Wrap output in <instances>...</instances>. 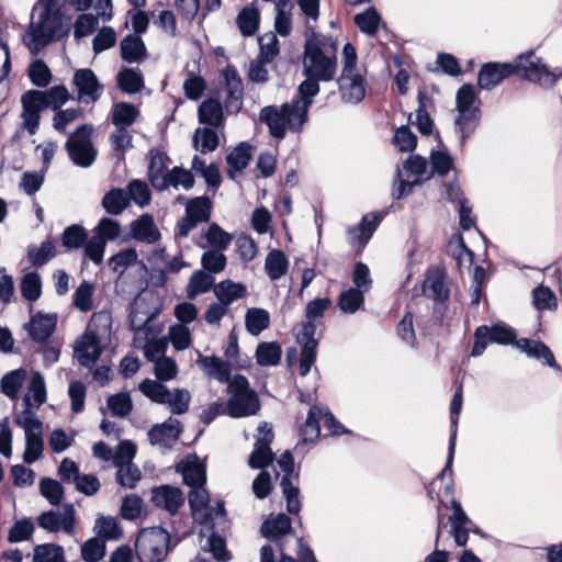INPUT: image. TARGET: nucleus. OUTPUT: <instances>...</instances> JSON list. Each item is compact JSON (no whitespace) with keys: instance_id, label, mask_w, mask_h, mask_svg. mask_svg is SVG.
Instances as JSON below:
<instances>
[{"instance_id":"1","label":"nucleus","mask_w":562,"mask_h":562,"mask_svg":"<svg viewBox=\"0 0 562 562\" xmlns=\"http://www.w3.org/2000/svg\"><path fill=\"white\" fill-rule=\"evenodd\" d=\"M337 50L338 44L331 37L313 34L306 40L303 56L306 79L299 86L296 99L280 108L269 105L260 111V120L273 137L283 138L288 130L299 131L305 124L313 98L319 92L318 81H330L336 75Z\"/></svg>"},{"instance_id":"2","label":"nucleus","mask_w":562,"mask_h":562,"mask_svg":"<svg viewBox=\"0 0 562 562\" xmlns=\"http://www.w3.org/2000/svg\"><path fill=\"white\" fill-rule=\"evenodd\" d=\"M514 72L543 87L552 86L558 78V75L549 71L533 53H528L520 55L515 64L487 63L483 65L477 82L482 89L491 90Z\"/></svg>"},{"instance_id":"3","label":"nucleus","mask_w":562,"mask_h":562,"mask_svg":"<svg viewBox=\"0 0 562 562\" xmlns=\"http://www.w3.org/2000/svg\"><path fill=\"white\" fill-rule=\"evenodd\" d=\"M111 315L108 312L92 314L86 331L78 337L74 347V357L83 367H92L102 353V341L109 336Z\"/></svg>"},{"instance_id":"4","label":"nucleus","mask_w":562,"mask_h":562,"mask_svg":"<svg viewBox=\"0 0 562 562\" xmlns=\"http://www.w3.org/2000/svg\"><path fill=\"white\" fill-rule=\"evenodd\" d=\"M59 25L57 11L49 0H40L33 8L32 22L23 42L35 55L54 37Z\"/></svg>"},{"instance_id":"5","label":"nucleus","mask_w":562,"mask_h":562,"mask_svg":"<svg viewBox=\"0 0 562 562\" xmlns=\"http://www.w3.org/2000/svg\"><path fill=\"white\" fill-rule=\"evenodd\" d=\"M366 69L358 64V56L352 44L342 48V70L338 79L341 98L345 102L356 104L366 95Z\"/></svg>"},{"instance_id":"6","label":"nucleus","mask_w":562,"mask_h":562,"mask_svg":"<svg viewBox=\"0 0 562 562\" xmlns=\"http://www.w3.org/2000/svg\"><path fill=\"white\" fill-rule=\"evenodd\" d=\"M14 424L24 431L25 448L23 461L32 464L43 457V423L29 411H19L14 414Z\"/></svg>"},{"instance_id":"7","label":"nucleus","mask_w":562,"mask_h":562,"mask_svg":"<svg viewBox=\"0 0 562 562\" xmlns=\"http://www.w3.org/2000/svg\"><path fill=\"white\" fill-rule=\"evenodd\" d=\"M228 393L231 394L227 403L228 415L235 418L256 415L260 408V402L249 387L248 380L245 376L237 375L228 383Z\"/></svg>"},{"instance_id":"8","label":"nucleus","mask_w":562,"mask_h":562,"mask_svg":"<svg viewBox=\"0 0 562 562\" xmlns=\"http://www.w3.org/2000/svg\"><path fill=\"white\" fill-rule=\"evenodd\" d=\"M135 549L140 562H162L169 549V535L159 527L143 529Z\"/></svg>"},{"instance_id":"9","label":"nucleus","mask_w":562,"mask_h":562,"mask_svg":"<svg viewBox=\"0 0 562 562\" xmlns=\"http://www.w3.org/2000/svg\"><path fill=\"white\" fill-rule=\"evenodd\" d=\"M476 95L471 85H463L457 92L456 127L461 135L462 140L469 137L476 127L479 121V110L474 106Z\"/></svg>"},{"instance_id":"10","label":"nucleus","mask_w":562,"mask_h":562,"mask_svg":"<svg viewBox=\"0 0 562 562\" xmlns=\"http://www.w3.org/2000/svg\"><path fill=\"white\" fill-rule=\"evenodd\" d=\"M134 331L133 346L143 350L146 359H155L166 353L168 348L167 338L161 335L162 325L151 323L132 328Z\"/></svg>"},{"instance_id":"11","label":"nucleus","mask_w":562,"mask_h":562,"mask_svg":"<svg viewBox=\"0 0 562 562\" xmlns=\"http://www.w3.org/2000/svg\"><path fill=\"white\" fill-rule=\"evenodd\" d=\"M189 504L192 516L195 521L206 525L211 522L213 526L224 520L225 508L223 503L217 502L216 507L210 505V496L204 485L192 487L189 495Z\"/></svg>"},{"instance_id":"12","label":"nucleus","mask_w":562,"mask_h":562,"mask_svg":"<svg viewBox=\"0 0 562 562\" xmlns=\"http://www.w3.org/2000/svg\"><path fill=\"white\" fill-rule=\"evenodd\" d=\"M92 127L82 125L78 127L66 143L67 151L77 166L89 167L95 160L97 151L91 142Z\"/></svg>"},{"instance_id":"13","label":"nucleus","mask_w":562,"mask_h":562,"mask_svg":"<svg viewBox=\"0 0 562 562\" xmlns=\"http://www.w3.org/2000/svg\"><path fill=\"white\" fill-rule=\"evenodd\" d=\"M159 310L157 306V297L154 293L144 291L140 292L134 300L131 312L130 323L131 327H139L143 325L156 323L155 318Z\"/></svg>"},{"instance_id":"14","label":"nucleus","mask_w":562,"mask_h":562,"mask_svg":"<svg viewBox=\"0 0 562 562\" xmlns=\"http://www.w3.org/2000/svg\"><path fill=\"white\" fill-rule=\"evenodd\" d=\"M515 337L514 330L505 325H496L493 327L480 326L475 330V341L471 355L473 357L481 356L488 341L506 345L513 342Z\"/></svg>"},{"instance_id":"15","label":"nucleus","mask_w":562,"mask_h":562,"mask_svg":"<svg viewBox=\"0 0 562 562\" xmlns=\"http://www.w3.org/2000/svg\"><path fill=\"white\" fill-rule=\"evenodd\" d=\"M272 427L263 422L257 428L255 449L249 457V465L254 469H262L273 460L270 443L273 440Z\"/></svg>"},{"instance_id":"16","label":"nucleus","mask_w":562,"mask_h":562,"mask_svg":"<svg viewBox=\"0 0 562 562\" xmlns=\"http://www.w3.org/2000/svg\"><path fill=\"white\" fill-rule=\"evenodd\" d=\"M278 464L281 468V470L285 473L281 481V487L286 501V509L291 514H297L301 509V502L299 497L300 490L292 483L291 479L288 476L294 470V462L292 456L289 452H284L278 459Z\"/></svg>"},{"instance_id":"17","label":"nucleus","mask_w":562,"mask_h":562,"mask_svg":"<svg viewBox=\"0 0 562 562\" xmlns=\"http://www.w3.org/2000/svg\"><path fill=\"white\" fill-rule=\"evenodd\" d=\"M316 326L314 323L308 321L305 323L297 336V340L302 344L301 357H300V374L305 376L312 369L315 358L317 340L314 338Z\"/></svg>"},{"instance_id":"18","label":"nucleus","mask_w":562,"mask_h":562,"mask_svg":"<svg viewBox=\"0 0 562 562\" xmlns=\"http://www.w3.org/2000/svg\"><path fill=\"white\" fill-rule=\"evenodd\" d=\"M321 420L324 426L328 428L330 434L337 435L340 432L341 426L335 420L331 414L327 412L323 413L322 408L312 406L302 428V435L305 441H312L319 436L318 423Z\"/></svg>"},{"instance_id":"19","label":"nucleus","mask_w":562,"mask_h":562,"mask_svg":"<svg viewBox=\"0 0 562 562\" xmlns=\"http://www.w3.org/2000/svg\"><path fill=\"white\" fill-rule=\"evenodd\" d=\"M405 168L415 176V178L412 180H404L402 178L401 170H397L392 191L393 196L396 199H401L412 191L413 187L418 182L417 177L425 173L427 169V161L420 156H411L406 160Z\"/></svg>"},{"instance_id":"20","label":"nucleus","mask_w":562,"mask_h":562,"mask_svg":"<svg viewBox=\"0 0 562 562\" xmlns=\"http://www.w3.org/2000/svg\"><path fill=\"white\" fill-rule=\"evenodd\" d=\"M180 432V422L175 418H169L165 423L154 426L148 432V438L153 446L164 450L170 448L178 441Z\"/></svg>"},{"instance_id":"21","label":"nucleus","mask_w":562,"mask_h":562,"mask_svg":"<svg viewBox=\"0 0 562 562\" xmlns=\"http://www.w3.org/2000/svg\"><path fill=\"white\" fill-rule=\"evenodd\" d=\"M74 86L78 91V99L85 102H95L100 98L102 86L91 69H79L74 75Z\"/></svg>"},{"instance_id":"22","label":"nucleus","mask_w":562,"mask_h":562,"mask_svg":"<svg viewBox=\"0 0 562 562\" xmlns=\"http://www.w3.org/2000/svg\"><path fill=\"white\" fill-rule=\"evenodd\" d=\"M47 400V391L44 375L40 371H33L27 384V392L23 396V409L36 415L35 409L40 408Z\"/></svg>"},{"instance_id":"23","label":"nucleus","mask_w":562,"mask_h":562,"mask_svg":"<svg viewBox=\"0 0 562 562\" xmlns=\"http://www.w3.org/2000/svg\"><path fill=\"white\" fill-rule=\"evenodd\" d=\"M227 97L225 108L227 112L237 113L243 106V83L235 68L227 67L223 71Z\"/></svg>"},{"instance_id":"24","label":"nucleus","mask_w":562,"mask_h":562,"mask_svg":"<svg viewBox=\"0 0 562 562\" xmlns=\"http://www.w3.org/2000/svg\"><path fill=\"white\" fill-rule=\"evenodd\" d=\"M151 502L155 506L164 508L170 514H175L182 506L183 496L178 487L162 485L153 490Z\"/></svg>"},{"instance_id":"25","label":"nucleus","mask_w":562,"mask_h":562,"mask_svg":"<svg viewBox=\"0 0 562 562\" xmlns=\"http://www.w3.org/2000/svg\"><path fill=\"white\" fill-rule=\"evenodd\" d=\"M57 323L55 314H34L25 325L30 336L36 341H45L54 333Z\"/></svg>"},{"instance_id":"26","label":"nucleus","mask_w":562,"mask_h":562,"mask_svg":"<svg viewBox=\"0 0 562 562\" xmlns=\"http://www.w3.org/2000/svg\"><path fill=\"white\" fill-rule=\"evenodd\" d=\"M130 234L132 238L146 244H155L160 238V232L149 214H143L133 221L130 226Z\"/></svg>"},{"instance_id":"27","label":"nucleus","mask_w":562,"mask_h":562,"mask_svg":"<svg viewBox=\"0 0 562 562\" xmlns=\"http://www.w3.org/2000/svg\"><path fill=\"white\" fill-rule=\"evenodd\" d=\"M178 470L182 473L183 482L187 485L195 487L205 484V465L196 456H189L182 460Z\"/></svg>"},{"instance_id":"28","label":"nucleus","mask_w":562,"mask_h":562,"mask_svg":"<svg viewBox=\"0 0 562 562\" xmlns=\"http://www.w3.org/2000/svg\"><path fill=\"white\" fill-rule=\"evenodd\" d=\"M423 292L426 296L435 301H445L448 299L449 289L445 282V272L436 267L428 271L423 284Z\"/></svg>"},{"instance_id":"29","label":"nucleus","mask_w":562,"mask_h":562,"mask_svg":"<svg viewBox=\"0 0 562 562\" xmlns=\"http://www.w3.org/2000/svg\"><path fill=\"white\" fill-rule=\"evenodd\" d=\"M168 157L160 151H150L148 177L153 187L159 191L167 189L166 178L168 177Z\"/></svg>"},{"instance_id":"30","label":"nucleus","mask_w":562,"mask_h":562,"mask_svg":"<svg viewBox=\"0 0 562 562\" xmlns=\"http://www.w3.org/2000/svg\"><path fill=\"white\" fill-rule=\"evenodd\" d=\"M462 386H459L452 397L451 401V434L449 440V452L447 458L446 468L441 471L440 477H442L451 467L453 461L454 448H456V438H457V424L459 419V415L462 408Z\"/></svg>"},{"instance_id":"31","label":"nucleus","mask_w":562,"mask_h":562,"mask_svg":"<svg viewBox=\"0 0 562 562\" xmlns=\"http://www.w3.org/2000/svg\"><path fill=\"white\" fill-rule=\"evenodd\" d=\"M291 531V520L284 514L270 515L261 526L262 535L274 541H279L281 537Z\"/></svg>"},{"instance_id":"32","label":"nucleus","mask_w":562,"mask_h":562,"mask_svg":"<svg viewBox=\"0 0 562 562\" xmlns=\"http://www.w3.org/2000/svg\"><path fill=\"white\" fill-rule=\"evenodd\" d=\"M247 293V288L240 282H233L225 280L220 282L214 288V294L220 303H223L227 308L228 306L244 297Z\"/></svg>"},{"instance_id":"33","label":"nucleus","mask_w":562,"mask_h":562,"mask_svg":"<svg viewBox=\"0 0 562 562\" xmlns=\"http://www.w3.org/2000/svg\"><path fill=\"white\" fill-rule=\"evenodd\" d=\"M93 531L104 542L119 540L123 536V529L113 516L100 515L94 521Z\"/></svg>"},{"instance_id":"34","label":"nucleus","mask_w":562,"mask_h":562,"mask_svg":"<svg viewBox=\"0 0 562 562\" xmlns=\"http://www.w3.org/2000/svg\"><path fill=\"white\" fill-rule=\"evenodd\" d=\"M121 56L127 63H139L145 59L147 50L137 35H127L121 41Z\"/></svg>"},{"instance_id":"35","label":"nucleus","mask_w":562,"mask_h":562,"mask_svg":"<svg viewBox=\"0 0 562 562\" xmlns=\"http://www.w3.org/2000/svg\"><path fill=\"white\" fill-rule=\"evenodd\" d=\"M205 243L198 241L196 244L202 247H210L211 249L225 250L231 245L233 236L225 232L220 225L213 223L203 234Z\"/></svg>"},{"instance_id":"36","label":"nucleus","mask_w":562,"mask_h":562,"mask_svg":"<svg viewBox=\"0 0 562 562\" xmlns=\"http://www.w3.org/2000/svg\"><path fill=\"white\" fill-rule=\"evenodd\" d=\"M251 158V147L241 143L235 147L226 157L228 165V175L231 178H235L238 173L245 169Z\"/></svg>"},{"instance_id":"37","label":"nucleus","mask_w":562,"mask_h":562,"mask_svg":"<svg viewBox=\"0 0 562 562\" xmlns=\"http://www.w3.org/2000/svg\"><path fill=\"white\" fill-rule=\"evenodd\" d=\"M379 218L375 215H366L361 223L352 227L348 231L349 235V243L352 246H359L361 247L363 244H366L372 236L376 225H378Z\"/></svg>"},{"instance_id":"38","label":"nucleus","mask_w":562,"mask_h":562,"mask_svg":"<svg viewBox=\"0 0 562 562\" xmlns=\"http://www.w3.org/2000/svg\"><path fill=\"white\" fill-rule=\"evenodd\" d=\"M516 347L529 357L543 359L550 367H555V359L550 349L541 341L522 338L516 341Z\"/></svg>"},{"instance_id":"39","label":"nucleus","mask_w":562,"mask_h":562,"mask_svg":"<svg viewBox=\"0 0 562 562\" xmlns=\"http://www.w3.org/2000/svg\"><path fill=\"white\" fill-rule=\"evenodd\" d=\"M26 378L27 373L24 369H16L8 372L0 381L1 392L10 400H16Z\"/></svg>"},{"instance_id":"40","label":"nucleus","mask_w":562,"mask_h":562,"mask_svg":"<svg viewBox=\"0 0 562 562\" xmlns=\"http://www.w3.org/2000/svg\"><path fill=\"white\" fill-rule=\"evenodd\" d=\"M270 325V314L267 310L261 307H250L245 314L246 330L252 335L258 336Z\"/></svg>"},{"instance_id":"41","label":"nucleus","mask_w":562,"mask_h":562,"mask_svg":"<svg viewBox=\"0 0 562 562\" xmlns=\"http://www.w3.org/2000/svg\"><path fill=\"white\" fill-rule=\"evenodd\" d=\"M200 367L207 372L209 375L220 382H227L231 373V367L217 357H200L198 360Z\"/></svg>"},{"instance_id":"42","label":"nucleus","mask_w":562,"mask_h":562,"mask_svg":"<svg viewBox=\"0 0 562 562\" xmlns=\"http://www.w3.org/2000/svg\"><path fill=\"white\" fill-rule=\"evenodd\" d=\"M289 268L285 255L278 249L271 250L265 261V269L271 280H278L284 276Z\"/></svg>"},{"instance_id":"43","label":"nucleus","mask_w":562,"mask_h":562,"mask_svg":"<svg viewBox=\"0 0 562 562\" xmlns=\"http://www.w3.org/2000/svg\"><path fill=\"white\" fill-rule=\"evenodd\" d=\"M282 348L276 341H266L258 345L256 360L263 367L277 366L281 359Z\"/></svg>"},{"instance_id":"44","label":"nucleus","mask_w":562,"mask_h":562,"mask_svg":"<svg viewBox=\"0 0 562 562\" xmlns=\"http://www.w3.org/2000/svg\"><path fill=\"white\" fill-rule=\"evenodd\" d=\"M154 363V373L158 381H171L178 374V366L176 361L167 357L166 353L157 356L155 359H147Z\"/></svg>"},{"instance_id":"45","label":"nucleus","mask_w":562,"mask_h":562,"mask_svg":"<svg viewBox=\"0 0 562 562\" xmlns=\"http://www.w3.org/2000/svg\"><path fill=\"white\" fill-rule=\"evenodd\" d=\"M199 121L213 126L221 125L223 122L221 103L214 99L203 101L199 106Z\"/></svg>"},{"instance_id":"46","label":"nucleus","mask_w":562,"mask_h":562,"mask_svg":"<svg viewBox=\"0 0 562 562\" xmlns=\"http://www.w3.org/2000/svg\"><path fill=\"white\" fill-rule=\"evenodd\" d=\"M139 111L126 102L116 103L113 108L112 122L116 127L131 126L138 117Z\"/></svg>"},{"instance_id":"47","label":"nucleus","mask_w":562,"mask_h":562,"mask_svg":"<svg viewBox=\"0 0 562 562\" xmlns=\"http://www.w3.org/2000/svg\"><path fill=\"white\" fill-rule=\"evenodd\" d=\"M214 282L213 277L204 270H198L191 276L187 285V296L194 299L200 294L206 293Z\"/></svg>"},{"instance_id":"48","label":"nucleus","mask_w":562,"mask_h":562,"mask_svg":"<svg viewBox=\"0 0 562 562\" xmlns=\"http://www.w3.org/2000/svg\"><path fill=\"white\" fill-rule=\"evenodd\" d=\"M259 11L254 5L245 7L237 16V25L244 36L255 34L259 26Z\"/></svg>"},{"instance_id":"49","label":"nucleus","mask_w":562,"mask_h":562,"mask_svg":"<svg viewBox=\"0 0 562 562\" xmlns=\"http://www.w3.org/2000/svg\"><path fill=\"white\" fill-rule=\"evenodd\" d=\"M119 87L126 93H136L143 88V76L139 70L124 68L117 75Z\"/></svg>"},{"instance_id":"50","label":"nucleus","mask_w":562,"mask_h":562,"mask_svg":"<svg viewBox=\"0 0 562 562\" xmlns=\"http://www.w3.org/2000/svg\"><path fill=\"white\" fill-rule=\"evenodd\" d=\"M105 552V542L98 537L86 540L80 548V554L85 562H99L104 558Z\"/></svg>"},{"instance_id":"51","label":"nucleus","mask_w":562,"mask_h":562,"mask_svg":"<svg viewBox=\"0 0 562 562\" xmlns=\"http://www.w3.org/2000/svg\"><path fill=\"white\" fill-rule=\"evenodd\" d=\"M193 145L201 153L214 151L218 146V136L211 128H198L193 136Z\"/></svg>"},{"instance_id":"52","label":"nucleus","mask_w":562,"mask_h":562,"mask_svg":"<svg viewBox=\"0 0 562 562\" xmlns=\"http://www.w3.org/2000/svg\"><path fill=\"white\" fill-rule=\"evenodd\" d=\"M63 547L54 543L38 544L33 550V562H61Z\"/></svg>"},{"instance_id":"53","label":"nucleus","mask_w":562,"mask_h":562,"mask_svg":"<svg viewBox=\"0 0 562 562\" xmlns=\"http://www.w3.org/2000/svg\"><path fill=\"white\" fill-rule=\"evenodd\" d=\"M167 188L190 190L194 186V177L188 169L175 167L168 172L166 178Z\"/></svg>"},{"instance_id":"54","label":"nucleus","mask_w":562,"mask_h":562,"mask_svg":"<svg viewBox=\"0 0 562 562\" xmlns=\"http://www.w3.org/2000/svg\"><path fill=\"white\" fill-rule=\"evenodd\" d=\"M166 397V402L162 404L168 405L173 414L180 415L188 411L191 400L189 391L184 389H175L173 391L169 390L168 396Z\"/></svg>"},{"instance_id":"55","label":"nucleus","mask_w":562,"mask_h":562,"mask_svg":"<svg viewBox=\"0 0 562 562\" xmlns=\"http://www.w3.org/2000/svg\"><path fill=\"white\" fill-rule=\"evenodd\" d=\"M364 297L360 290L350 288L339 296L338 306L344 313L353 314L363 305Z\"/></svg>"},{"instance_id":"56","label":"nucleus","mask_w":562,"mask_h":562,"mask_svg":"<svg viewBox=\"0 0 562 562\" xmlns=\"http://www.w3.org/2000/svg\"><path fill=\"white\" fill-rule=\"evenodd\" d=\"M167 341L169 340L172 347L180 351L190 347L191 345V331L184 324H175L168 330V336L166 337Z\"/></svg>"},{"instance_id":"57","label":"nucleus","mask_w":562,"mask_h":562,"mask_svg":"<svg viewBox=\"0 0 562 562\" xmlns=\"http://www.w3.org/2000/svg\"><path fill=\"white\" fill-rule=\"evenodd\" d=\"M126 193L121 189L111 190L102 200V205L110 214L117 215L127 206Z\"/></svg>"},{"instance_id":"58","label":"nucleus","mask_w":562,"mask_h":562,"mask_svg":"<svg viewBox=\"0 0 562 562\" xmlns=\"http://www.w3.org/2000/svg\"><path fill=\"white\" fill-rule=\"evenodd\" d=\"M223 251L220 249H209L202 255L201 263L204 271L220 273L225 269L227 260Z\"/></svg>"},{"instance_id":"59","label":"nucleus","mask_w":562,"mask_h":562,"mask_svg":"<svg viewBox=\"0 0 562 562\" xmlns=\"http://www.w3.org/2000/svg\"><path fill=\"white\" fill-rule=\"evenodd\" d=\"M138 255L135 249L126 248L119 254L112 256L109 260L110 268L120 274H122L127 268L137 263Z\"/></svg>"},{"instance_id":"60","label":"nucleus","mask_w":562,"mask_h":562,"mask_svg":"<svg viewBox=\"0 0 562 562\" xmlns=\"http://www.w3.org/2000/svg\"><path fill=\"white\" fill-rule=\"evenodd\" d=\"M160 382L161 381L158 380L146 379L139 384V390L145 396L150 398L153 402L162 404L164 402H166V396H168L169 389H167Z\"/></svg>"},{"instance_id":"61","label":"nucleus","mask_w":562,"mask_h":562,"mask_svg":"<svg viewBox=\"0 0 562 562\" xmlns=\"http://www.w3.org/2000/svg\"><path fill=\"white\" fill-rule=\"evenodd\" d=\"M93 292L94 286L87 281H83L74 293V305L81 312H89L93 307Z\"/></svg>"},{"instance_id":"62","label":"nucleus","mask_w":562,"mask_h":562,"mask_svg":"<svg viewBox=\"0 0 562 562\" xmlns=\"http://www.w3.org/2000/svg\"><path fill=\"white\" fill-rule=\"evenodd\" d=\"M186 213L198 223L206 222L211 215V202L206 198H195L188 203Z\"/></svg>"},{"instance_id":"63","label":"nucleus","mask_w":562,"mask_h":562,"mask_svg":"<svg viewBox=\"0 0 562 562\" xmlns=\"http://www.w3.org/2000/svg\"><path fill=\"white\" fill-rule=\"evenodd\" d=\"M117 40L116 32L110 26H103L98 31L92 40V49L94 54H100L112 48Z\"/></svg>"},{"instance_id":"64","label":"nucleus","mask_w":562,"mask_h":562,"mask_svg":"<svg viewBox=\"0 0 562 562\" xmlns=\"http://www.w3.org/2000/svg\"><path fill=\"white\" fill-rule=\"evenodd\" d=\"M40 492L52 505H58L64 496L63 486L56 480L49 477L41 480Z\"/></svg>"}]
</instances>
